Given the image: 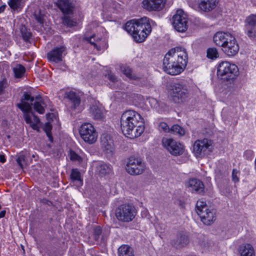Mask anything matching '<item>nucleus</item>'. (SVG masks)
<instances>
[{"mask_svg": "<svg viewBox=\"0 0 256 256\" xmlns=\"http://www.w3.org/2000/svg\"><path fill=\"white\" fill-rule=\"evenodd\" d=\"M32 105L34 106V110L38 114L44 113V108L46 106V100L40 96L34 98L27 92H24L20 102L17 104L16 106L24 112V118L26 122L29 124L32 129L36 130L38 128L37 124L40 122V120L34 114L32 120V119L30 113L32 112Z\"/></svg>", "mask_w": 256, "mask_h": 256, "instance_id": "1", "label": "nucleus"}, {"mask_svg": "<svg viewBox=\"0 0 256 256\" xmlns=\"http://www.w3.org/2000/svg\"><path fill=\"white\" fill-rule=\"evenodd\" d=\"M188 60V54L185 48L181 47L172 48L164 56L163 69L169 74H179L185 69Z\"/></svg>", "mask_w": 256, "mask_h": 256, "instance_id": "2", "label": "nucleus"}, {"mask_svg": "<svg viewBox=\"0 0 256 256\" xmlns=\"http://www.w3.org/2000/svg\"><path fill=\"white\" fill-rule=\"evenodd\" d=\"M141 116L136 112L127 110L120 118V128L124 135L130 138L140 136L144 130V125Z\"/></svg>", "mask_w": 256, "mask_h": 256, "instance_id": "3", "label": "nucleus"}, {"mask_svg": "<svg viewBox=\"0 0 256 256\" xmlns=\"http://www.w3.org/2000/svg\"><path fill=\"white\" fill-rule=\"evenodd\" d=\"M152 20L146 17L134 19L126 24L124 28L132 36L134 41L142 42L152 32Z\"/></svg>", "mask_w": 256, "mask_h": 256, "instance_id": "4", "label": "nucleus"}, {"mask_svg": "<svg viewBox=\"0 0 256 256\" xmlns=\"http://www.w3.org/2000/svg\"><path fill=\"white\" fill-rule=\"evenodd\" d=\"M168 90L172 100L176 103L184 102L190 97L188 86L182 82L170 84L168 86Z\"/></svg>", "mask_w": 256, "mask_h": 256, "instance_id": "5", "label": "nucleus"}, {"mask_svg": "<svg viewBox=\"0 0 256 256\" xmlns=\"http://www.w3.org/2000/svg\"><path fill=\"white\" fill-rule=\"evenodd\" d=\"M238 74V66L226 61L220 62L217 68V76L224 81H230L236 79Z\"/></svg>", "mask_w": 256, "mask_h": 256, "instance_id": "6", "label": "nucleus"}, {"mask_svg": "<svg viewBox=\"0 0 256 256\" xmlns=\"http://www.w3.org/2000/svg\"><path fill=\"white\" fill-rule=\"evenodd\" d=\"M213 141L204 138L196 140L193 144V152L197 158H202L212 151Z\"/></svg>", "mask_w": 256, "mask_h": 256, "instance_id": "7", "label": "nucleus"}, {"mask_svg": "<svg viewBox=\"0 0 256 256\" xmlns=\"http://www.w3.org/2000/svg\"><path fill=\"white\" fill-rule=\"evenodd\" d=\"M136 214L135 208L131 204H124L118 206L116 212L117 219L122 222L132 221Z\"/></svg>", "mask_w": 256, "mask_h": 256, "instance_id": "8", "label": "nucleus"}, {"mask_svg": "<svg viewBox=\"0 0 256 256\" xmlns=\"http://www.w3.org/2000/svg\"><path fill=\"white\" fill-rule=\"evenodd\" d=\"M82 138L89 144L94 143L98 138V133L93 125L90 123H84L79 130Z\"/></svg>", "mask_w": 256, "mask_h": 256, "instance_id": "9", "label": "nucleus"}, {"mask_svg": "<svg viewBox=\"0 0 256 256\" xmlns=\"http://www.w3.org/2000/svg\"><path fill=\"white\" fill-rule=\"evenodd\" d=\"M162 144L164 148L174 156H180L184 151L183 144L171 138H164L162 139Z\"/></svg>", "mask_w": 256, "mask_h": 256, "instance_id": "10", "label": "nucleus"}, {"mask_svg": "<svg viewBox=\"0 0 256 256\" xmlns=\"http://www.w3.org/2000/svg\"><path fill=\"white\" fill-rule=\"evenodd\" d=\"M145 169L144 163L141 159L134 156L130 157L126 167V172L131 175L141 174Z\"/></svg>", "mask_w": 256, "mask_h": 256, "instance_id": "11", "label": "nucleus"}, {"mask_svg": "<svg viewBox=\"0 0 256 256\" xmlns=\"http://www.w3.org/2000/svg\"><path fill=\"white\" fill-rule=\"evenodd\" d=\"M172 26L179 32L186 31L188 28L186 14L182 10H178L172 17Z\"/></svg>", "mask_w": 256, "mask_h": 256, "instance_id": "12", "label": "nucleus"}, {"mask_svg": "<svg viewBox=\"0 0 256 256\" xmlns=\"http://www.w3.org/2000/svg\"><path fill=\"white\" fill-rule=\"evenodd\" d=\"M244 31L250 38L256 40V14H250L246 18Z\"/></svg>", "mask_w": 256, "mask_h": 256, "instance_id": "13", "label": "nucleus"}, {"mask_svg": "<svg viewBox=\"0 0 256 256\" xmlns=\"http://www.w3.org/2000/svg\"><path fill=\"white\" fill-rule=\"evenodd\" d=\"M166 0H144L143 8L148 11L159 12L165 6Z\"/></svg>", "mask_w": 256, "mask_h": 256, "instance_id": "14", "label": "nucleus"}, {"mask_svg": "<svg viewBox=\"0 0 256 256\" xmlns=\"http://www.w3.org/2000/svg\"><path fill=\"white\" fill-rule=\"evenodd\" d=\"M224 52L229 56H232L238 54L239 50V46L234 38L228 41V42L222 48Z\"/></svg>", "mask_w": 256, "mask_h": 256, "instance_id": "15", "label": "nucleus"}, {"mask_svg": "<svg viewBox=\"0 0 256 256\" xmlns=\"http://www.w3.org/2000/svg\"><path fill=\"white\" fill-rule=\"evenodd\" d=\"M57 5L64 15L73 14L74 4L72 1L70 0H58Z\"/></svg>", "mask_w": 256, "mask_h": 256, "instance_id": "16", "label": "nucleus"}, {"mask_svg": "<svg viewBox=\"0 0 256 256\" xmlns=\"http://www.w3.org/2000/svg\"><path fill=\"white\" fill-rule=\"evenodd\" d=\"M230 38H233V36L228 32H217L214 36V41L216 45L222 48Z\"/></svg>", "mask_w": 256, "mask_h": 256, "instance_id": "17", "label": "nucleus"}, {"mask_svg": "<svg viewBox=\"0 0 256 256\" xmlns=\"http://www.w3.org/2000/svg\"><path fill=\"white\" fill-rule=\"evenodd\" d=\"M66 47L64 46L56 47L48 54V58L50 61L58 62L62 60V54L66 50Z\"/></svg>", "mask_w": 256, "mask_h": 256, "instance_id": "18", "label": "nucleus"}, {"mask_svg": "<svg viewBox=\"0 0 256 256\" xmlns=\"http://www.w3.org/2000/svg\"><path fill=\"white\" fill-rule=\"evenodd\" d=\"M186 186L192 192L202 194L204 191V185L202 182L196 178L190 179Z\"/></svg>", "mask_w": 256, "mask_h": 256, "instance_id": "19", "label": "nucleus"}, {"mask_svg": "<svg viewBox=\"0 0 256 256\" xmlns=\"http://www.w3.org/2000/svg\"><path fill=\"white\" fill-rule=\"evenodd\" d=\"M198 215L201 218L202 222L206 225H210L216 220L215 212L208 208L203 212H198Z\"/></svg>", "mask_w": 256, "mask_h": 256, "instance_id": "20", "label": "nucleus"}, {"mask_svg": "<svg viewBox=\"0 0 256 256\" xmlns=\"http://www.w3.org/2000/svg\"><path fill=\"white\" fill-rule=\"evenodd\" d=\"M102 148L106 153H110L114 150V144L113 140L110 136L107 134H103L100 138Z\"/></svg>", "mask_w": 256, "mask_h": 256, "instance_id": "21", "label": "nucleus"}, {"mask_svg": "<svg viewBox=\"0 0 256 256\" xmlns=\"http://www.w3.org/2000/svg\"><path fill=\"white\" fill-rule=\"evenodd\" d=\"M96 172L101 176L110 174L112 172V168L109 164L100 162L96 166Z\"/></svg>", "mask_w": 256, "mask_h": 256, "instance_id": "22", "label": "nucleus"}, {"mask_svg": "<svg viewBox=\"0 0 256 256\" xmlns=\"http://www.w3.org/2000/svg\"><path fill=\"white\" fill-rule=\"evenodd\" d=\"M218 3L217 0H200L198 6L202 11L209 12L215 8Z\"/></svg>", "mask_w": 256, "mask_h": 256, "instance_id": "23", "label": "nucleus"}, {"mask_svg": "<svg viewBox=\"0 0 256 256\" xmlns=\"http://www.w3.org/2000/svg\"><path fill=\"white\" fill-rule=\"evenodd\" d=\"M215 180L218 182L226 180L229 172L226 166L220 165L217 167L215 170Z\"/></svg>", "mask_w": 256, "mask_h": 256, "instance_id": "24", "label": "nucleus"}, {"mask_svg": "<svg viewBox=\"0 0 256 256\" xmlns=\"http://www.w3.org/2000/svg\"><path fill=\"white\" fill-rule=\"evenodd\" d=\"M65 97L68 99L72 109L74 110L79 106L80 103V98L76 92L72 91L66 92L65 94Z\"/></svg>", "mask_w": 256, "mask_h": 256, "instance_id": "25", "label": "nucleus"}, {"mask_svg": "<svg viewBox=\"0 0 256 256\" xmlns=\"http://www.w3.org/2000/svg\"><path fill=\"white\" fill-rule=\"evenodd\" d=\"M70 184L76 187L81 186L83 184V180L81 178L80 173L77 169H72L70 176Z\"/></svg>", "mask_w": 256, "mask_h": 256, "instance_id": "26", "label": "nucleus"}, {"mask_svg": "<svg viewBox=\"0 0 256 256\" xmlns=\"http://www.w3.org/2000/svg\"><path fill=\"white\" fill-rule=\"evenodd\" d=\"M240 256H254V251L252 246L248 244H243L238 248Z\"/></svg>", "mask_w": 256, "mask_h": 256, "instance_id": "27", "label": "nucleus"}, {"mask_svg": "<svg viewBox=\"0 0 256 256\" xmlns=\"http://www.w3.org/2000/svg\"><path fill=\"white\" fill-rule=\"evenodd\" d=\"M8 4L12 12H19L24 6V0H9Z\"/></svg>", "mask_w": 256, "mask_h": 256, "instance_id": "28", "label": "nucleus"}, {"mask_svg": "<svg viewBox=\"0 0 256 256\" xmlns=\"http://www.w3.org/2000/svg\"><path fill=\"white\" fill-rule=\"evenodd\" d=\"M119 256H134V250L128 245L124 244L118 249Z\"/></svg>", "mask_w": 256, "mask_h": 256, "instance_id": "29", "label": "nucleus"}, {"mask_svg": "<svg viewBox=\"0 0 256 256\" xmlns=\"http://www.w3.org/2000/svg\"><path fill=\"white\" fill-rule=\"evenodd\" d=\"M121 72L130 80H136L138 77L133 72L132 69L128 66L122 65L120 67Z\"/></svg>", "mask_w": 256, "mask_h": 256, "instance_id": "30", "label": "nucleus"}, {"mask_svg": "<svg viewBox=\"0 0 256 256\" xmlns=\"http://www.w3.org/2000/svg\"><path fill=\"white\" fill-rule=\"evenodd\" d=\"M90 113L96 120H100L103 117L102 109L97 106H92L90 108Z\"/></svg>", "mask_w": 256, "mask_h": 256, "instance_id": "31", "label": "nucleus"}, {"mask_svg": "<svg viewBox=\"0 0 256 256\" xmlns=\"http://www.w3.org/2000/svg\"><path fill=\"white\" fill-rule=\"evenodd\" d=\"M14 76L16 78H21L26 72L25 68L20 64H16L12 68Z\"/></svg>", "mask_w": 256, "mask_h": 256, "instance_id": "32", "label": "nucleus"}, {"mask_svg": "<svg viewBox=\"0 0 256 256\" xmlns=\"http://www.w3.org/2000/svg\"><path fill=\"white\" fill-rule=\"evenodd\" d=\"M106 6H108V10L110 12H116L120 8V5L115 1L110 0L108 1Z\"/></svg>", "mask_w": 256, "mask_h": 256, "instance_id": "33", "label": "nucleus"}, {"mask_svg": "<svg viewBox=\"0 0 256 256\" xmlns=\"http://www.w3.org/2000/svg\"><path fill=\"white\" fill-rule=\"evenodd\" d=\"M20 29L23 40L24 41H28L32 36L31 32H30V30H28L25 26L24 25H22L20 26Z\"/></svg>", "mask_w": 256, "mask_h": 256, "instance_id": "34", "label": "nucleus"}, {"mask_svg": "<svg viewBox=\"0 0 256 256\" xmlns=\"http://www.w3.org/2000/svg\"><path fill=\"white\" fill-rule=\"evenodd\" d=\"M72 14H64L62 18V23L68 27L76 26V22L74 21L71 17Z\"/></svg>", "mask_w": 256, "mask_h": 256, "instance_id": "35", "label": "nucleus"}, {"mask_svg": "<svg viewBox=\"0 0 256 256\" xmlns=\"http://www.w3.org/2000/svg\"><path fill=\"white\" fill-rule=\"evenodd\" d=\"M170 132L180 136H182L185 134L184 130L178 124H174L170 128Z\"/></svg>", "mask_w": 256, "mask_h": 256, "instance_id": "36", "label": "nucleus"}, {"mask_svg": "<svg viewBox=\"0 0 256 256\" xmlns=\"http://www.w3.org/2000/svg\"><path fill=\"white\" fill-rule=\"evenodd\" d=\"M16 162L22 168H23L24 166L26 164V156L24 152H22L18 155Z\"/></svg>", "mask_w": 256, "mask_h": 256, "instance_id": "37", "label": "nucleus"}, {"mask_svg": "<svg viewBox=\"0 0 256 256\" xmlns=\"http://www.w3.org/2000/svg\"><path fill=\"white\" fill-rule=\"evenodd\" d=\"M206 202L202 200H199L197 202L196 204V212L198 214V212H203V210L208 209Z\"/></svg>", "mask_w": 256, "mask_h": 256, "instance_id": "38", "label": "nucleus"}, {"mask_svg": "<svg viewBox=\"0 0 256 256\" xmlns=\"http://www.w3.org/2000/svg\"><path fill=\"white\" fill-rule=\"evenodd\" d=\"M34 16L37 22L38 23L40 26H42L44 22V14H42L40 10H38L36 11Z\"/></svg>", "mask_w": 256, "mask_h": 256, "instance_id": "39", "label": "nucleus"}, {"mask_svg": "<svg viewBox=\"0 0 256 256\" xmlns=\"http://www.w3.org/2000/svg\"><path fill=\"white\" fill-rule=\"evenodd\" d=\"M218 56V52L216 48H209L207 50V57L210 59L216 58Z\"/></svg>", "mask_w": 256, "mask_h": 256, "instance_id": "40", "label": "nucleus"}, {"mask_svg": "<svg viewBox=\"0 0 256 256\" xmlns=\"http://www.w3.org/2000/svg\"><path fill=\"white\" fill-rule=\"evenodd\" d=\"M52 126L50 122H46L44 126V130L50 142H52V136L51 133Z\"/></svg>", "mask_w": 256, "mask_h": 256, "instance_id": "41", "label": "nucleus"}, {"mask_svg": "<svg viewBox=\"0 0 256 256\" xmlns=\"http://www.w3.org/2000/svg\"><path fill=\"white\" fill-rule=\"evenodd\" d=\"M92 232L94 236L93 238L95 240H98L101 238L102 230L100 226H96L94 227L92 229Z\"/></svg>", "mask_w": 256, "mask_h": 256, "instance_id": "42", "label": "nucleus"}, {"mask_svg": "<svg viewBox=\"0 0 256 256\" xmlns=\"http://www.w3.org/2000/svg\"><path fill=\"white\" fill-rule=\"evenodd\" d=\"M187 241H172V244L176 248H181L188 244Z\"/></svg>", "mask_w": 256, "mask_h": 256, "instance_id": "43", "label": "nucleus"}, {"mask_svg": "<svg viewBox=\"0 0 256 256\" xmlns=\"http://www.w3.org/2000/svg\"><path fill=\"white\" fill-rule=\"evenodd\" d=\"M95 36L94 34H93L92 36L90 37L84 36V39L89 42L91 44L93 45L94 48H96L98 50H100V48L98 46L97 44L95 42V40L94 39V37Z\"/></svg>", "mask_w": 256, "mask_h": 256, "instance_id": "44", "label": "nucleus"}, {"mask_svg": "<svg viewBox=\"0 0 256 256\" xmlns=\"http://www.w3.org/2000/svg\"><path fill=\"white\" fill-rule=\"evenodd\" d=\"M158 130L165 132H170V128L168 124L164 122H160L158 124Z\"/></svg>", "mask_w": 256, "mask_h": 256, "instance_id": "45", "label": "nucleus"}, {"mask_svg": "<svg viewBox=\"0 0 256 256\" xmlns=\"http://www.w3.org/2000/svg\"><path fill=\"white\" fill-rule=\"evenodd\" d=\"M70 158L72 160L78 161L79 162H82V158L74 151L70 152Z\"/></svg>", "mask_w": 256, "mask_h": 256, "instance_id": "46", "label": "nucleus"}, {"mask_svg": "<svg viewBox=\"0 0 256 256\" xmlns=\"http://www.w3.org/2000/svg\"><path fill=\"white\" fill-rule=\"evenodd\" d=\"M240 172L238 170L233 169L232 177V180L235 183L239 182V178L238 176Z\"/></svg>", "mask_w": 256, "mask_h": 256, "instance_id": "47", "label": "nucleus"}, {"mask_svg": "<svg viewBox=\"0 0 256 256\" xmlns=\"http://www.w3.org/2000/svg\"><path fill=\"white\" fill-rule=\"evenodd\" d=\"M178 238L180 240H186L189 238L188 234L186 232H180L178 234Z\"/></svg>", "mask_w": 256, "mask_h": 256, "instance_id": "48", "label": "nucleus"}, {"mask_svg": "<svg viewBox=\"0 0 256 256\" xmlns=\"http://www.w3.org/2000/svg\"><path fill=\"white\" fill-rule=\"evenodd\" d=\"M6 86L7 82L6 80L4 79L0 82V95L3 92Z\"/></svg>", "mask_w": 256, "mask_h": 256, "instance_id": "49", "label": "nucleus"}, {"mask_svg": "<svg viewBox=\"0 0 256 256\" xmlns=\"http://www.w3.org/2000/svg\"><path fill=\"white\" fill-rule=\"evenodd\" d=\"M40 202L43 204H47L49 206L52 204V202L46 198L41 199Z\"/></svg>", "mask_w": 256, "mask_h": 256, "instance_id": "50", "label": "nucleus"}, {"mask_svg": "<svg viewBox=\"0 0 256 256\" xmlns=\"http://www.w3.org/2000/svg\"><path fill=\"white\" fill-rule=\"evenodd\" d=\"M108 78L113 82H114L116 80V76L114 74H108Z\"/></svg>", "mask_w": 256, "mask_h": 256, "instance_id": "51", "label": "nucleus"}, {"mask_svg": "<svg viewBox=\"0 0 256 256\" xmlns=\"http://www.w3.org/2000/svg\"><path fill=\"white\" fill-rule=\"evenodd\" d=\"M6 161L4 155L0 153V162L4 163Z\"/></svg>", "mask_w": 256, "mask_h": 256, "instance_id": "52", "label": "nucleus"}, {"mask_svg": "<svg viewBox=\"0 0 256 256\" xmlns=\"http://www.w3.org/2000/svg\"><path fill=\"white\" fill-rule=\"evenodd\" d=\"M6 6V5L4 4L0 6V14L3 12Z\"/></svg>", "mask_w": 256, "mask_h": 256, "instance_id": "53", "label": "nucleus"}, {"mask_svg": "<svg viewBox=\"0 0 256 256\" xmlns=\"http://www.w3.org/2000/svg\"><path fill=\"white\" fill-rule=\"evenodd\" d=\"M6 210H2L0 212V218H2L4 217L5 214H6Z\"/></svg>", "mask_w": 256, "mask_h": 256, "instance_id": "54", "label": "nucleus"}, {"mask_svg": "<svg viewBox=\"0 0 256 256\" xmlns=\"http://www.w3.org/2000/svg\"><path fill=\"white\" fill-rule=\"evenodd\" d=\"M20 246H21L22 250H23V252L24 253V246L22 244H20Z\"/></svg>", "mask_w": 256, "mask_h": 256, "instance_id": "55", "label": "nucleus"}, {"mask_svg": "<svg viewBox=\"0 0 256 256\" xmlns=\"http://www.w3.org/2000/svg\"><path fill=\"white\" fill-rule=\"evenodd\" d=\"M1 208H2V206H1L0 205V210L1 209Z\"/></svg>", "mask_w": 256, "mask_h": 256, "instance_id": "56", "label": "nucleus"}]
</instances>
